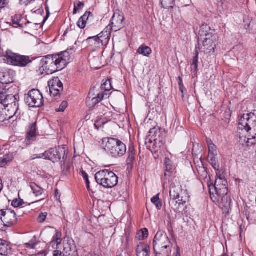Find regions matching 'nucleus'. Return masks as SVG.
Here are the masks:
<instances>
[{
	"mask_svg": "<svg viewBox=\"0 0 256 256\" xmlns=\"http://www.w3.org/2000/svg\"><path fill=\"white\" fill-rule=\"evenodd\" d=\"M102 144L108 154L115 158L124 156L126 152V144L116 138H104L102 140Z\"/></svg>",
	"mask_w": 256,
	"mask_h": 256,
	"instance_id": "nucleus-1",
	"label": "nucleus"
},
{
	"mask_svg": "<svg viewBox=\"0 0 256 256\" xmlns=\"http://www.w3.org/2000/svg\"><path fill=\"white\" fill-rule=\"evenodd\" d=\"M244 127L248 132H250L251 136L248 138L247 143L254 144L256 142V116L254 113L244 114L240 119L239 126Z\"/></svg>",
	"mask_w": 256,
	"mask_h": 256,
	"instance_id": "nucleus-2",
	"label": "nucleus"
},
{
	"mask_svg": "<svg viewBox=\"0 0 256 256\" xmlns=\"http://www.w3.org/2000/svg\"><path fill=\"white\" fill-rule=\"evenodd\" d=\"M40 66L39 72L41 74H50L63 70L60 68L58 60L55 55L43 57L40 60Z\"/></svg>",
	"mask_w": 256,
	"mask_h": 256,
	"instance_id": "nucleus-3",
	"label": "nucleus"
},
{
	"mask_svg": "<svg viewBox=\"0 0 256 256\" xmlns=\"http://www.w3.org/2000/svg\"><path fill=\"white\" fill-rule=\"evenodd\" d=\"M94 178L96 182L105 188H112L118 182V177L116 174L108 170H104L97 172Z\"/></svg>",
	"mask_w": 256,
	"mask_h": 256,
	"instance_id": "nucleus-4",
	"label": "nucleus"
},
{
	"mask_svg": "<svg viewBox=\"0 0 256 256\" xmlns=\"http://www.w3.org/2000/svg\"><path fill=\"white\" fill-rule=\"evenodd\" d=\"M4 57L5 62L21 68L28 66L32 62L30 56L14 53L10 50H7Z\"/></svg>",
	"mask_w": 256,
	"mask_h": 256,
	"instance_id": "nucleus-5",
	"label": "nucleus"
},
{
	"mask_svg": "<svg viewBox=\"0 0 256 256\" xmlns=\"http://www.w3.org/2000/svg\"><path fill=\"white\" fill-rule=\"evenodd\" d=\"M18 95L6 94V90L0 86V104L4 107L14 108L15 115L18 110Z\"/></svg>",
	"mask_w": 256,
	"mask_h": 256,
	"instance_id": "nucleus-6",
	"label": "nucleus"
},
{
	"mask_svg": "<svg viewBox=\"0 0 256 256\" xmlns=\"http://www.w3.org/2000/svg\"><path fill=\"white\" fill-rule=\"evenodd\" d=\"M26 104L31 108H40L44 104V97L38 90L32 89L24 95Z\"/></svg>",
	"mask_w": 256,
	"mask_h": 256,
	"instance_id": "nucleus-7",
	"label": "nucleus"
},
{
	"mask_svg": "<svg viewBox=\"0 0 256 256\" xmlns=\"http://www.w3.org/2000/svg\"><path fill=\"white\" fill-rule=\"evenodd\" d=\"M153 249L158 248H162L167 246H172L170 240L168 238L166 233L162 230L158 231L155 235L153 242Z\"/></svg>",
	"mask_w": 256,
	"mask_h": 256,
	"instance_id": "nucleus-8",
	"label": "nucleus"
},
{
	"mask_svg": "<svg viewBox=\"0 0 256 256\" xmlns=\"http://www.w3.org/2000/svg\"><path fill=\"white\" fill-rule=\"evenodd\" d=\"M16 216V212L10 209L0 210V220L6 226L10 227L16 224L17 222Z\"/></svg>",
	"mask_w": 256,
	"mask_h": 256,
	"instance_id": "nucleus-9",
	"label": "nucleus"
},
{
	"mask_svg": "<svg viewBox=\"0 0 256 256\" xmlns=\"http://www.w3.org/2000/svg\"><path fill=\"white\" fill-rule=\"evenodd\" d=\"M50 92L51 96L54 97L55 100L60 98V92L63 90V84L58 78H55L48 82Z\"/></svg>",
	"mask_w": 256,
	"mask_h": 256,
	"instance_id": "nucleus-10",
	"label": "nucleus"
},
{
	"mask_svg": "<svg viewBox=\"0 0 256 256\" xmlns=\"http://www.w3.org/2000/svg\"><path fill=\"white\" fill-rule=\"evenodd\" d=\"M170 196L171 199L173 200H178V202H186V194L185 191H183L180 186H176L174 184H172L170 188Z\"/></svg>",
	"mask_w": 256,
	"mask_h": 256,
	"instance_id": "nucleus-11",
	"label": "nucleus"
},
{
	"mask_svg": "<svg viewBox=\"0 0 256 256\" xmlns=\"http://www.w3.org/2000/svg\"><path fill=\"white\" fill-rule=\"evenodd\" d=\"M74 52V48H68L59 54H55L59 62L60 68L64 69L70 62L72 56Z\"/></svg>",
	"mask_w": 256,
	"mask_h": 256,
	"instance_id": "nucleus-12",
	"label": "nucleus"
},
{
	"mask_svg": "<svg viewBox=\"0 0 256 256\" xmlns=\"http://www.w3.org/2000/svg\"><path fill=\"white\" fill-rule=\"evenodd\" d=\"M124 17L122 12H114L111 22L112 30L117 32L122 28L124 26Z\"/></svg>",
	"mask_w": 256,
	"mask_h": 256,
	"instance_id": "nucleus-13",
	"label": "nucleus"
},
{
	"mask_svg": "<svg viewBox=\"0 0 256 256\" xmlns=\"http://www.w3.org/2000/svg\"><path fill=\"white\" fill-rule=\"evenodd\" d=\"M160 130L156 128H151L149 131V134L146 138V144H151L154 142V147H155L154 148L160 147L161 140L157 138L158 136H160Z\"/></svg>",
	"mask_w": 256,
	"mask_h": 256,
	"instance_id": "nucleus-14",
	"label": "nucleus"
},
{
	"mask_svg": "<svg viewBox=\"0 0 256 256\" xmlns=\"http://www.w3.org/2000/svg\"><path fill=\"white\" fill-rule=\"evenodd\" d=\"M226 182L220 178L218 180L216 179L214 184V188L216 194L221 198L223 196H227L228 189L226 186Z\"/></svg>",
	"mask_w": 256,
	"mask_h": 256,
	"instance_id": "nucleus-15",
	"label": "nucleus"
},
{
	"mask_svg": "<svg viewBox=\"0 0 256 256\" xmlns=\"http://www.w3.org/2000/svg\"><path fill=\"white\" fill-rule=\"evenodd\" d=\"M36 122H33L30 124L28 127L26 142L27 144H30L36 140L37 134Z\"/></svg>",
	"mask_w": 256,
	"mask_h": 256,
	"instance_id": "nucleus-16",
	"label": "nucleus"
},
{
	"mask_svg": "<svg viewBox=\"0 0 256 256\" xmlns=\"http://www.w3.org/2000/svg\"><path fill=\"white\" fill-rule=\"evenodd\" d=\"M42 155L46 160H50L54 163L58 162L61 158V154L56 148H50Z\"/></svg>",
	"mask_w": 256,
	"mask_h": 256,
	"instance_id": "nucleus-17",
	"label": "nucleus"
},
{
	"mask_svg": "<svg viewBox=\"0 0 256 256\" xmlns=\"http://www.w3.org/2000/svg\"><path fill=\"white\" fill-rule=\"evenodd\" d=\"M202 42V46L200 48V44L198 46V48L202 50L204 52L210 53V52H214L215 44H214L212 40L210 38V36H208L200 40V41Z\"/></svg>",
	"mask_w": 256,
	"mask_h": 256,
	"instance_id": "nucleus-18",
	"label": "nucleus"
},
{
	"mask_svg": "<svg viewBox=\"0 0 256 256\" xmlns=\"http://www.w3.org/2000/svg\"><path fill=\"white\" fill-rule=\"evenodd\" d=\"M14 81V72L10 70H0V82L3 84H9Z\"/></svg>",
	"mask_w": 256,
	"mask_h": 256,
	"instance_id": "nucleus-19",
	"label": "nucleus"
},
{
	"mask_svg": "<svg viewBox=\"0 0 256 256\" xmlns=\"http://www.w3.org/2000/svg\"><path fill=\"white\" fill-rule=\"evenodd\" d=\"M136 160V150L132 144L128 146V158L126 160L128 168L132 170L133 168L134 162Z\"/></svg>",
	"mask_w": 256,
	"mask_h": 256,
	"instance_id": "nucleus-20",
	"label": "nucleus"
},
{
	"mask_svg": "<svg viewBox=\"0 0 256 256\" xmlns=\"http://www.w3.org/2000/svg\"><path fill=\"white\" fill-rule=\"evenodd\" d=\"M102 32L98 34L88 38L84 42L88 44L91 46L100 47V45L102 44V40L100 38L102 37Z\"/></svg>",
	"mask_w": 256,
	"mask_h": 256,
	"instance_id": "nucleus-21",
	"label": "nucleus"
},
{
	"mask_svg": "<svg viewBox=\"0 0 256 256\" xmlns=\"http://www.w3.org/2000/svg\"><path fill=\"white\" fill-rule=\"evenodd\" d=\"M137 256H150V247L144 243H140L137 246Z\"/></svg>",
	"mask_w": 256,
	"mask_h": 256,
	"instance_id": "nucleus-22",
	"label": "nucleus"
},
{
	"mask_svg": "<svg viewBox=\"0 0 256 256\" xmlns=\"http://www.w3.org/2000/svg\"><path fill=\"white\" fill-rule=\"evenodd\" d=\"M172 246L154 249L156 256H170Z\"/></svg>",
	"mask_w": 256,
	"mask_h": 256,
	"instance_id": "nucleus-23",
	"label": "nucleus"
},
{
	"mask_svg": "<svg viewBox=\"0 0 256 256\" xmlns=\"http://www.w3.org/2000/svg\"><path fill=\"white\" fill-rule=\"evenodd\" d=\"M210 30V27L208 26L207 24H204L200 26L198 32V35L200 36V38H198V46L200 45V40H202L204 38V36L206 38L208 36H211V34L209 32Z\"/></svg>",
	"mask_w": 256,
	"mask_h": 256,
	"instance_id": "nucleus-24",
	"label": "nucleus"
},
{
	"mask_svg": "<svg viewBox=\"0 0 256 256\" xmlns=\"http://www.w3.org/2000/svg\"><path fill=\"white\" fill-rule=\"evenodd\" d=\"M164 166L166 172L164 173L165 176H170L174 172L175 168L172 164V162L168 158H166L164 160Z\"/></svg>",
	"mask_w": 256,
	"mask_h": 256,
	"instance_id": "nucleus-25",
	"label": "nucleus"
},
{
	"mask_svg": "<svg viewBox=\"0 0 256 256\" xmlns=\"http://www.w3.org/2000/svg\"><path fill=\"white\" fill-rule=\"evenodd\" d=\"M10 249L7 242L0 239V256H6L10 252Z\"/></svg>",
	"mask_w": 256,
	"mask_h": 256,
	"instance_id": "nucleus-26",
	"label": "nucleus"
},
{
	"mask_svg": "<svg viewBox=\"0 0 256 256\" xmlns=\"http://www.w3.org/2000/svg\"><path fill=\"white\" fill-rule=\"evenodd\" d=\"M231 199L228 196H223L221 198L220 206L223 211L228 212L230 208Z\"/></svg>",
	"mask_w": 256,
	"mask_h": 256,
	"instance_id": "nucleus-27",
	"label": "nucleus"
},
{
	"mask_svg": "<svg viewBox=\"0 0 256 256\" xmlns=\"http://www.w3.org/2000/svg\"><path fill=\"white\" fill-rule=\"evenodd\" d=\"M62 233L61 232L56 231V234L53 236L50 244L54 249H58V245L60 244L62 242Z\"/></svg>",
	"mask_w": 256,
	"mask_h": 256,
	"instance_id": "nucleus-28",
	"label": "nucleus"
},
{
	"mask_svg": "<svg viewBox=\"0 0 256 256\" xmlns=\"http://www.w3.org/2000/svg\"><path fill=\"white\" fill-rule=\"evenodd\" d=\"M138 52L144 56H148L152 53V50L150 47L142 44L138 48Z\"/></svg>",
	"mask_w": 256,
	"mask_h": 256,
	"instance_id": "nucleus-29",
	"label": "nucleus"
},
{
	"mask_svg": "<svg viewBox=\"0 0 256 256\" xmlns=\"http://www.w3.org/2000/svg\"><path fill=\"white\" fill-rule=\"evenodd\" d=\"M30 186L36 196H40L44 192V190L34 182L31 183Z\"/></svg>",
	"mask_w": 256,
	"mask_h": 256,
	"instance_id": "nucleus-30",
	"label": "nucleus"
},
{
	"mask_svg": "<svg viewBox=\"0 0 256 256\" xmlns=\"http://www.w3.org/2000/svg\"><path fill=\"white\" fill-rule=\"evenodd\" d=\"M148 231L147 228H144L139 230L136 234V238L139 240H144L148 238Z\"/></svg>",
	"mask_w": 256,
	"mask_h": 256,
	"instance_id": "nucleus-31",
	"label": "nucleus"
},
{
	"mask_svg": "<svg viewBox=\"0 0 256 256\" xmlns=\"http://www.w3.org/2000/svg\"><path fill=\"white\" fill-rule=\"evenodd\" d=\"M175 0H160L162 7L165 9L172 8L174 6Z\"/></svg>",
	"mask_w": 256,
	"mask_h": 256,
	"instance_id": "nucleus-32",
	"label": "nucleus"
},
{
	"mask_svg": "<svg viewBox=\"0 0 256 256\" xmlns=\"http://www.w3.org/2000/svg\"><path fill=\"white\" fill-rule=\"evenodd\" d=\"M151 202L156 206L158 210H160L161 209L162 204V202L160 200L159 194H158L157 195L152 198L151 199Z\"/></svg>",
	"mask_w": 256,
	"mask_h": 256,
	"instance_id": "nucleus-33",
	"label": "nucleus"
},
{
	"mask_svg": "<svg viewBox=\"0 0 256 256\" xmlns=\"http://www.w3.org/2000/svg\"><path fill=\"white\" fill-rule=\"evenodd\" d=\"M198 51L196 52V56L194 57L191 64V68L192 70L195 71L197 70L198 66Z\"/></svg>",
	"mask_w": 256,
	"mask_h": 256,
	"instance_id": "nucleus-34",
	"label": "nucleus"
},
{
	"mask_svg": "<svg viewBox=\"0 0 256 256\" xmlns=\"http://www.w3.org/2000/svg\"><path fill=\"white\" fill-rule=\"evenodd\" d=\"M101 88L106 91H109L112 88V82L110 80H107L102 84Z\"/></svg>",
	"mask_w": 256,
	"mask_h": 256,
	"instance_id": "nucleus-35",
	"label": "nucleus"
},
{
	"mask_svg": "<svg viewBox=\"0 0 256 256\" xmlns=\"http://www.w3.org/2000/svg\"><path fill=\"white\" fill-rule=\"evenodd\" d=\"M80 172L82 173V174L83 176V178L84 179L86 182V186L87 189L89 190L90 189V181L88 180V176L86 173V172L83 170L80 171Z\"/></svg>",
	"mask_w": 256,
	"mask_h": 256,
	"instance_id": "nucleus-36",
	"label": "nucleus"
},
{
	"mask_svg": "<svg viewBox=\"0 0 256 256\" xmlns=\"http://www.w3.org/2000/svg\"><path fill=\"white\" fill-rule=\"evenodd\" d=\"M21 22V20H19L18 18L16 19V18H14L12 20V24L14 28H22L24 27L23 24H22L20 23Z\"/></svg>",
	"mask_w": 256,
	"mask_h": 256,
	"instance_id": "nucleus-37",
	"label": "nucleus"
},
{
	"mask_svg": "<svg viewBox=\"0 0 256 256\" xmlns=\"http://www.w3.org/2000/svg\"><path fill=\"white\" fill-rule=\"evenodd\" d=\"M67 106H68L67 102L66 101H63L61 103L60 105V106L59 108H57L56 110V111L58 112H63L64 111V110L67 108Z\"/></svg>",
	"mask_w": 256,
	"mask_h": 256,
	"instance_id": "nucleus-38",
	"label": "nucleus"
},
{
	"mask_svg": "<svg viewBox=\"0 0 256 256\" xmlns=\"http://www.w3.org/2000/svg\"><path fill=\"white\" fill-rule=\"evenodd\" d=\"M90 16H92V12H90L87 11L80 18H81L82 20H84V22L86 23L87 21L88 20L89 17Z\"/></svg>",
	"mask_w": 256,
	"mask_h": 256,
	"instance_id": "nucleus-39",
	"label": "nucleus"
},
{
	"mask_svg": "<svg viewBox=\"0 0 256 256\" xmlns=\"http://www.w3.org/2000/svg\"><path fill=\"white\" fill-rule=\"evenodd\" d=\"M24 203V202L22 200H18V199H15L12 202V205L14 208H17L22 206Z\"/></svg>",
	"mask_w": 256,
	"mask_h": 256,
	"instance_id": "nucleus-40",
	"label": "nucleus"
},
{
	"mask_svg": "<svg viewBox=\"0 0 256 256\" xmlns=\"http://www.w3.org/2000/svg\"><path fill=\"white\" fill-rule=\"evenodd\" d=\"M12 160V159L8 158L7 157L0 158V168L4 166L7 164L8 162Z\"/></svg>",
	"mask_w": 256,
	"mask_h": 256,
	"instance_id": "nucleus-41",
	"label": "nucleus"
},
{
	"mask_svg": "<svg viewBox=\"0 0 256 256\" xmlns=\"http://www.w3.org/2000/svg\"><path fill=\"white\" fill-rule=\"evenodd\" d=\"M208 154H218L216 146L214 144H210L208 146Z\"/></svg>",
	"mask_w": 256,
	"mask_h": 256,
	"instance_id": "nucleus-42",
	"label": "nucleus"
},
{
	"mask_svg": "<svg viewBox=\"0 0 256 256\" xmlns=\"http://www.w3.org/2000/svg\"><path fill=\"white\" fill-rule=\"evenodd\" d=\"M178 83L180 90L183 94L184 92V90H186L184 88V86L183 84L182 78L180 76H178Z\"/></svg>",
	"mask_w": 256,
	"mask_h": 256,
	"instance_id": "nucleus-43",
	"label": "nucleus"
},
{
	"mask_svg": "<svg viewBox=\"0 0 256 256\" xmlns=\"http://www.w3.org/2000/svg\"><path fill=\"white\" fill-rule=\"evenodd\" d=\"M84 6V2H78L77 6H76V4H74L73 14H76L78 8H83Z\"/></svg>",
	"mask_w": 256,
	"mask_h": 256,
	"instance_id": "nucleus-44",
	"label": "nucleus"
},
{
	"mask_svg": "<svg viewBox=\"0 0 256 256\" xmlns=\"http://www.w3.org/2000/svg\"><path fill=\"white\" fill-rule=\"evenodd\" d=\"M217 155L218 154H208V158L210 164L217 162L216 158Z\"/></svg>",
	"mask_w": 256,
	"mask_h": 256,
	"instance_id": "nucleus-45",
	"label": "nucleus"
},
{
	"mask_svg": "<svg viewBox=\"0 0 256 256\" xmlns=\"http://www.w3.org/2000/svg\"><path fill=\"white\" fill-rule=\"evenodd\" d=\"M86 23L84 20H82L81 18H80L78 22L77 26L80 28H84L86 27Z\"/></svg>",
	"mask_w": 256,
	"mask_h": 256,
	"instance_id": "nucleus-46",
	"label": "nucleus"
},
{
	"mask_svg": "<svg viewBox=\"0 0 256 256\" xmlns=\"http://www.w3.org/2000/svg\"><path fill=\"white\" fill-rule=\"evenodd\" d=\"M46 213H41L38 218V221L40 222H44L46 220Z\"/></svg>",
	"mask_w": 256,
	"mask_h": 256,
	"instance_id": "nucleus-47",
	"label": "nucleus"
},
{
	"mask_svg": "<svg viewBox=\"0 0 256 256\" xmlns=\"http://www.w3.org/2000/svg\"><path fill=\"white\" fill-rule=\"evenodd\" d=\"M9 3V0H0V8H5Z\"/></svg>",
	"mask_w": 256,
	"mask_h": 256,
	"instance_id": "nucleus-48",
	"label": "nucleus"
},
{
	"mask_svg": "<svg viewBox=\"0 0 256 256\" xmlns=\"http://www.w3.org/2000/svg\"><path fill=\"white\" fill-rule=\"evenodd\" d=\"M34 0H19L20 4L26 6H28V4L34 2Z\"/></svg>",
	"mask_w": 256,
	"mask_h": 256,
	"instance_id": "nucleus-49",
	"label": "nucleus"
},
{
	"mask_svg": "<svg viewBox=\"0 0 256 256\" xmlns=\"http://www.w3.org/2000/svg\"><path fill=\"white\" fill-rule=\"evenodd\" d=\"M210 164L212 166L213 168L216 170H218L219 169V165L217 162L210 163Z\"/></svg>",
	"mask_w": 256,
	"mask_h": 256,
	"instance_id": "nucleus-50",
	"label": "nucleus"
},
{
	"mask_svg": "<svg viewBox=\"0 0 256 256\" xmlns=\"http://www.w3.org/2000/svg\"><path fill=\"white\" fill-rule=\"evenodd\" d=\"M53 256H62V252L60 250H55L54 252Z\"/></svg>",
	"mask_w": 256,
	"mask_h": 256,
	"instance_id": "nucleus-51",
	"label": "nucleus"
},
{
	"mask_svg": "<svg viewBox=\"0 0 256 256\" xmlns=\"http://www.w3.org/2000/svg\"><path fill=\"white\" fill-rule=\"evenodd\" d=\"M104 93H100L98 94L96 98L99 100L102 101L104 97Z\"/></svg>",
	"mask_w": 256,
	"mask_h": 256,
	"instance_id": "nucleus-52",
	"label": "nucleus"
},
{
	"mask_svg": "<svg viewBox=\"0 0 256 256\" xmlns=\"http://www.w3.org/2000/svg\"><path fill=\"white\" fill-rule=\"evenodd\" d=\"M6 119V118L4 114H2L1 112H0V122H4Z\"/></svg>",
	"mask_w": 256,
	"mask_h": 256,
	"instance_id": "nucleus-53",
	"label": "nucleus"
},
{
	"mask_svg": "<svg viewBox=\"0 0 256 256\" xmlns=\"http://www.w3.org/2000/svg\"><path fill=\"white\" fill-rule=\"evenodd\" d=\"M124 241H125V244H124V246L123 248L124 249H126V248H128V238H126V240H124V239L122 240V242H124Z\"/></svg>",
	"mask_w": 256,
	"mask_h": 256,
	"instance_id": "nucleus-54",
	"label": "nucleus"
},
{
	"mask_svg": "<svg viewBox=\"0 0 256 256\" xmlns=\"http://www.w3.org/2000/svg\"><path fill=\"white\" fill-rule=\"evenodd\" d=\"M92 104H94L100 102L96 97L92 98Z\"/></svg>",
	"mask_w": 256,
	"mask_h": 256,
	"instance_id": "nucleus-55",
	"label": "nucleus"
},
{
	"mask_svg": "<svg viewBox=\"0 0 256 256\" xmlns=\"http://www.w3.org/2000/svg\"><path fill=\"white\" fill-rule=\"evenodd\" d=\"M26 245L27 246V248H34L35 246H36V244H30V243H28V244H26Z\"/></svg>",
	"mask_w": 256,
	"mask_h": 256,
	"instance_id": "nucleus-56",
	"label": "nucleus"
},
{
	"mask_svg": "<svg viewBox=\"0 0 256 256\" xmlns=\"http://www.w3.org/2000/svg\"><path fill=\"white\" fill-rule=\"evenodd\" d=\"M206 142L208 144V146H210V144H214L210 139L206 138Z\"/></svg>",
	"mask_w": 256,
	"mask_h": 256,
	"instance_id": "nucleus-57",
	"label": "nucleus"
},
{
	"mask_svg": "<svg viewBox=\"0 0 256 256\" xmlns=\"http://www.w3.org/2000/svg\"><path fill=\"white\" fill-rule=\"evenodd\" d=\"M218 2H222V4L224 2H228L230 0H217Z\"/></svg>",
	"mask_w": 256,
	"mask_h": 256,
	"instance_id": "nucleus-58",
	"label": "nucleus"
},
{
	"mask_svg": "<svg viewBox=\"0 0 256 256\" xmlns=\"http://www.w3.org/2000/svg\"><path fill=\"white\" fill-rule=\"evenodd\" d=\"M117 256H126V254L125 252L121 253L120 255Z\"/></svg>",
	"mask_w": 256,
	"mask_h": 256,
	"instance_id": "nucleus-59",
	"label": "nucleus"
},
{
	"mask_svg": "<svg viewBox=\"0 0 256 256\" xmlns=\"http://www.w3.org/2000/svg\"><path fill=\"white\" fill-rule=\"evenodd\" d=\"M55 194H56V196H57L58 194V190L57 189H56L55 190Z\"/></svg>",
	"mask_w": 256,
	"mask_h": 256,
	"instance_id": "nucleus-60",
	"label": "nucleus"
},
{
	"mask_svg": "<svg viewBox=\"0 0 256 256\" xmlns=\"http://www.w3.org/2000/svg\"><path fill=\"white\" fill-rule=\"evenodd\" d=\"M30 23H31L30 22L28 21V22H26L25 23V24H24L25 26H28V24H30Z\"/></svg>",
	"mask_w": 256,
	"mask_h": 256,
	"instance_id": "nucleus-61",
	"label": "nucleus"
},
{
	"mask_svg": "<svg viewBox=\"0 0 256 256\" xmlns=\"http://www.w3.org/2000/svg\"><path fill=\"white\" fill-rule=\"evenodd\" d=\"M242 181V180H240L239 178L236 179V182H240Z\"/></svg>",
	"mask_w": 256,
	"mask_h": 256,
	"instance_id": "nucleus-62",
	"label": "nucleus"
},
{
	"mask_svg": "<svg viewBox=\"0 0 256 256\" xmlns=\"http://www.w3.org/2000/svg\"><path fill=\"white\" fill-rule=\"evenodd\" d=\"M69 168H70V166H68L66 168V172H68L69 170Z\"/></svg>",
	"mask_w": 256,
	"mask_h": 256,
	"instance_id": "nucleus-63",
	"label": "nucleus"
},
{
	"mask_svg": "<svg viewBox=\"0 0 256 256\" xmlns=\"http://www.w3.org/2000/svg\"><path fill=\"white\" fill-rule=\"evenodd\" d=\"M176 256H180V253H178V252H177V254H176Z\"/></svg>",
	"mask_w": 256,
	"mask_h": 256,
	"instance_id": "nucleus-64",
	"label": "nucleus"
}]
</instances>
